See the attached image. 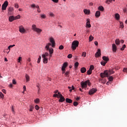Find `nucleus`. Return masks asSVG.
I'll use <instances>...</instances> for the list:
<instances>
[{"instance_id":"obj_1","label":"nucleus","mask_w":127,"mask_h":127,"mask_svg":"<svg viewBox=\"0 0 127 127\" xmlns=\"http://www.w3.org/2000/svg\"><path fill=\"white\" fill-rule=\"evenodd\" d=\"M115 71L113 70V69H110L109 70H105L104 72H102L100 73V77L101 78H105V77H109L110 75H112V74H114Z\"/></svg>"},{"instance_id":"obj_2","label":"nucleus","mask_w":127,"mask_h":127,"mask_svg":"<svg viewBox=\"0 0 127 127\" xmlns=\"http://www.w3.org/2000/svg\"><path fill=\"white\" fill-rule=\"evenodd\" d=\"M49 46H51V43H48V44H46L45 49L47 51H48L49 50L50 54H53L54 52V50L53 49V48H50Z\"/></svg>"},{"instance_id":"obj_3","label":"nucleus","mask_w":127,"mask_h":127,"mask_svg":"<svg viewBox=\"0 0 127 127\" xmlns=\"http://www.w3.org/2000/svg\"><path fill=\"white\" fill-rule=\"evenodd\" d=\"M78 46H79V41L75 40L72 42L71 48L72 50H76Z\"/></svg>"},{"instance_id":"obj_4","label":"nucleus","mask_w":127,"mask_h":127,"mask_svg":"<svg viewBox=\"0 0 127 127\" xmlns=\"http://www.w3.org/2000/svg\"><path fill=\"white\" fill-rule=\"evenodd\" d=\"M32 29L35 32H37V33L40 34L41 32H42V30L41 29H39V28L36 27V25L33 24L32 26Z\"/></svg>"},{"instance_id":"obj_5","label":"nucleus","mask_w":127,"mask_h":127,"mask_svg":"<svg viewBox=\"0 0 127 127\" xmlns=\"http://www.w3.org/2000/svg\"><path fill=\"white\" fill-rule=\"evenodd\" d=\"M49 41L52 45V47H53V48H54L55 47V45H56L55 40L54 39V38L51 37L49 38Z\"/></svg>"},{"instance_id":"obj_6","label":"nucleus","mask_w":127,"mask_h":127,"mask_svg":"<svg viewBox=\"0 0 127 127\" xmlns=\"http://www.w3.org/2000/svg\"><path fill=\"white\" fill-rule=\"evenodd\" d=\"M8 6V1L7 0L5 1L2 5L1 9L2 10H5L6 7Z\"/></svg>"},{"instance_id":"obj_7","label":"nucleus","mask_w":127,"mask_h":127,"mask_svg":"<svg viewBox=\"0 0 127 127\" xmlns=\"http://www.w3.org/2000/svg\"><path fill=\"white\" fill-rule=\"evenodd\" d=\"M88 81H85L84 82L83 81L80 82V85L82 89H84V88H87V87H88Z\"/></svg>"},{"instance_id":"obj_8","label":"nucleus","mask_w":127,"mask_h":127,"mask_svg":"<svg viewBox=\"0 0 127 127\" xmlns=\"http://www.w3.org/2000/svg\"><path fill=\"white\" fill-rule=\"evenodd\" d=\"M19 31L21 33H25L26 32V30L23 27V26L21 25L19 27Z\"/></svg>"},{"instance_id":"obj_9","label":"nucleus","mask_w":127,"mask_h":127,"mask_svg":"<svg viewBox=\"0 0 127 127\" xmlns=\"http://www.w3.org/2000/svg\"><path fill=\"white\" fill-rule=\"evenodd\" d=\"M97 92V89L96 88H92L89 90V92H88L89 95H93L95 94Z\"/></svg>"},{"instance_id":"obj_10","label":"nucleus","mask_w":127,"mask_h":127,"mask_svg":"<svg viewBox=\"0 0 127 127\" xmlns=\"http://www.w3.org/2000/svg\"><path fill=\"white\" fill-rule=\"evenodd\" d=\"M59 98H60V99L59 100L60 103H63V102L65 101V98H64L62 95H60V96Z\"/></svg>"},{"instance_id":"obj_11","label":"nucleus","mask_w":127,"mask_h":127,"mask_svg":"<svg viewBox=\"0 0 127 127\" xmlns=\"http://www.w3.org/2000/svg\"><path fill=\"white\" fill-rule=\"evenodd\" d=\"M101 50L100 49H98L97 50V52L95 54V57H96V58L100 57V56H101Z\"/></svg>"},{"instance_id":"obj_12","label":"nucleus","mask_w":127,"mask_h":127,"mask_svg":"<svg viewBox=\"0 0 127 127\" xmlns=\"http://www.w3.org/2000/svg\"><path fill=\"white\" fill-rule=\"evenodd\" d=\"M86 27H88V28H90L91 27V24H90V20L89 18L87 19L86 20Z\"/></svg>"},{"instance_id":"obj_13","label":"nucleus","mask_w":127,"mask_h":127,"mask_svg":"<svg viewBox=\"0 0 127 127\" xmlns=\"http://www.w3.org/2000/svg\"><path fill=\"white\" fill-rule=\"evenodd\" d=\"M68 66V64H67V63H64L63 64V66L62 67V71H65V68L66 67Z\"/></svg>"},{"instance_id":"obj_14","label":"nucleus","mask_w":127,"mask_h":127,"mask_svg":"<svg viewBox=\"0 0 127 127\" xmlns=\"http://www.w3.org/2000/svg\"><path fill=\"white\" fill-rule=\"evenodd\" d=\"M103 60L108 63V62L109 61L110 59H109V57H106V56H103L102 57Z\"/></svg>"},{"instance_id":"obj_15","label":"nucleus","mask_w":127,"mask_h":127,"mask_svg":"<svg viewBox=\"0 0 127 127\" xmlns=\"http://www.w3.org/2000/svg\"><path fill=\"white\" fill-rule=\"evenodd\" d=\"M100 16H101V12H100V11H97L95 12V17L97 18H99V17H100Z\"/></svg>"},{"instance_id":"obj_16","label":"nucleus","mask_w":127,"mask_h":127,"mask_svg":"<svg viewBox=\"0 0 127 127\" xmlns=\"http://www.w3.org/2000/svg\"><path fill=\"white\" fill-rule=\"evenodd\" d=\"M112 49H113V52H116V51H117V46H116V44H113L112 45Z\"/></svg>"},{"instance_id":"obj_17","label":"nucleus","mask_w":127,"mask_h":127,"mask_svg":"<svg viewBox=\"0 0 127 127\" xmlns=\"http://www.w3.org/2000/svg\"><path fill=\"white\" fill-rule=\"evenodd\" d=\"M83 12L85 13V14H90L91 11H90V10H88L87 9H84L83 10Z\"/></svg>"},{"instance_id":"obj_18","label":"nucleus","mask_w":127,"mask_h":127,"mask_svg":"<svg viewBox=\"0 0 127 127\" xmlns=\"http://www.w3.org/2000/svg\"><path fill=\"white\" fill-rule=\"evenodd\" d=\"M14 20V16H10L9 17V21L10 22H12V21H13Z\"/></svg>"},{"instance_id":"obj_19","label":"nucleus","mask_w":127,"mask_h":127,"mask_svg":"<svg viewBox=\"0 0 127 127\" xmlns=\"http://www.w3.org/2000/svg\"><path fill=\"white\" fill-rule=\"evenodd\" d=\"M25 78L27 82H29L30 81V77L29 76L28 74H26Z\"/></svg>"},{"instance_id":"obj_20","label":"nucleus","mask_w":127,"mask_h":127,"mask_svg":"<svg viewBox=\"0 0 127 127\" xmlns=\"http://www.w3.org/2000/svg\"><path fill=\"white\" fill-rule=\"evenodd\" d=\"M43 58V63L46 64L48 63V58Z\"/></svg>"},{"instance_id":"obj_21","label":"nucleus","mask_w":127,"mask_h":127,"mask_svg":"<svg viewBox=\"0 0 127 127\" xmlns=\"http://www.w3.org/2000/svg\"><path fill=\"white\" fill-rule=\"evenodd\" d=\"M86 71H87L86 67H83L80 69V71L81 73H85Z\"/></svg>"},{"instance_id":"obj_22","label":"nucleus","mask_w":127,"mask_h":127,"mask_svg":"<svg viewBox=\"0 0 127 127\" xmlns=\"http://www.w3.org/2000/svg\"><path fill=\"white\" fill-rule=\"evenodd\" d=\"M49 56V54L47 52H46L45 54H43L42 55V58H46L47 56Z\"/></svg>"},{"instance_id":"obj_23","label":"nucleus","mask_w":127,"mask_h":127,"mask_svg":"<svg viewBox=\"0 0 127 127\" xmlns=\"http://www.w3.org/2000/svg\"><path fill=\"white\" fill-rule=\"evenodd\" d=\"M65 101L66 103H68V104H71L72 103V100L69 98H66Z\"/></svg>"},{"instance_id":"obj_24","label":"nucleus","mask_w":127,"mask_h":127,"mask_svg":"<svg viewBox=\"0 0 127 127\" xmlns=\"http://www.w3.org/2000/svg\"><path fill=\"white\" fill-rule=\"evenodd\" d=\"M115 43L117 45H120L121 42L120 41V39H117L115 41Z\"/></svg>"},{"instance_id":"obj_25","label":"nucleus","mask_w":127,"mask_h":127,"mask_svg":"<svg viewBox=\"0 0 127 127\" xmlns=\"http://www.w3.org/2000/svg\"><path fill=\"white\" fill-rule=\"evenodd\" d=\"M115 18L117 19V20H119L120 19V14H119V13L115 14Z\"/></svg>"},{"instance_id":"obj_26","label":"nucleus","mask_w":127,"mask_h":127,"mask_svg":"<svg viewBox=\"0 0 127 127\" xmlns=\"http://www.w3.org/2000/svg\"><path fill=\"white\" fill-rule=\"evenodd\" d=\"M98 10L101 11H104V7L103 6H99L98 7Z\"/></svg>"},{"instance_id":"obj_27","label":"nucleus","mask_w":127,"mask_h":127,"mask_svg":"<svg viewBox=\"0 0 127 127\" xmlns=\"http://www.w3.org/2000/svg\"><path fill=\"white\" fill-rule=\"evenodd\" d=\"M41 18L45 19L46 18V15L45 14H40Z\"/></svg>"},{"instance_id":"obj_28","label":"nucleus","mask_w":127,"mask_h":127,"mask_svg":"<svg viewBox=\"0 0 127 127\" xmlns=\"http://www.w3.org/2000/svg\"><path fill=\"white\" fill-rule=\"evenodd\" d=\"M20 17V15H18L17 16L14 17V20H16V19H19Z\"/></svg>"},{"instance_id":"obj_29","label":"nucleus","mask_w":127,"mask_h":127,"mask_svg":"<svg viewBox=\"0 0 127 127\" xmlns=\"http://www.w3.org/2000/svg\"><path fill=\"white\" fill-rule=\"evenodd\" d=\"M101 83H102L103 84H106V82H107V80L104 78L101 79Z\"/></svg>"},{"instance_id":"obj_30","label":"nucleus","mask_w":127,"mask_h":127,"mask_svg":"<svg viewBox=\"0 0 127 127\" xmlns=\"http://www.w3.org/2000/svg\"><path fill=\"white\" fill-rule=\"evenodd\" d=\"M13 10V7H9V8H8V11L9 12H10L12 11Z\"/></svg>"},{"instance_id":"obj_31","label":"nucleus","mask_w":127,"mask_h":127,"mask_svg":"<svg viewBox=\"0 0 127 127\" xmlns=\"http://www.w3.org/2000/svg\"><path fill=\"white\" fill-rule=\"evenodd\" d=\"M33 109H34V107H33V106L31 105V106H30V109H29L30 112H33Z\"/></svg>"},{"instance_id":"obj_32","label":"nucleus","mask_w":127,"mask_h":127,"mask_svg":"<svg viewBox=\"0 0 127 127\" xmlns=\"http://www.w3.org/2000/svg\"><path fill=\"white\" fill-rule=\"evenodd\" d=\"M94 39V37L92 36V35L90 36L89 37V41L91 42Z\"/></svg>"},{"instance_id":"obj_33","label":"nucleus","mask_w":127,"mask_h":127,"mask_svg":"<svg viewBox=\"0 0 127 127\" xmlns=\"http://www.w3.org/2000/svg\"><path fill=\"white\" fill-rule=\"evenodd\" d=\"M34 102L36 104H38V103H39V102H40V100H39V99L37 98L36 99H35L34 100Z\"/></svg>"},{"instance_id":"obj_34","label":"nucleus","mask_w":127,"mask_h":127,"mask_svg":"<svg viewBox=\"0 0 127 127\" xmlns=\"http://www.w3.org/2000/svg\"><path fill=\"white\" fill-rule=\"evenodd\" d=\"M101 64L102 65V66H105L106 64H107V63L106 62L102 61L101 62Z\"/></svg>"},{"instance_id":"obj_35","label":"nucleus","mask_w":127,"mask_h":127,"mask_svg":"<svg viewBox=\"0 0 127 127\" xmlns=\"http://www.w3.org/2000/svg\"><path fill=\"white\" fill-rule=\"evenodd\" d=\"M86 55H87V53H86L85 52H82V57H86Z\"/></svg>"},{"instance_id":"obj_36","label":"nucleus","mask_w":127,"mask_h":127,"mask_svg":"<svg viewBox=\"0 0 127 127\" xmlns=\"http://www.w3.org/2000/svg\"><path fill=\"white\" fill-rule=\"evenodd\" d=\"M78 66H79V63H78V62H76L75 64H74V66L75 68H77Z\"/></svg>"},{"instance_id":"obj_37","label":"nucleus","mask_w":127,"mask_h":127,"mask_svg":"<svg viewBox=\"0 0 127 127\" xmlns=\"http://www.w3.org/2000/svg\"><path fill=\"white\" fill-rule=\"evenodd\" d=\"M94 68H95V67H94V65H90V66L89 70H90L91 71H93V70H94Z\"/></svg>"},{"instance_id":"obj_38","label":"nucleus","mask_w":127,"mask_h":127,"mask_svg":"<svg viewBox=\"0 0 127 127\" xmlns=\"http://www.w3.org/2000/svg\"><path fill=\"white\" fill-rule=\"evenodd\" d=\"M59 49H60V50H63V49H64V46H63V45L60 46Z\"/></svg>"},{"instance_id":"obj_39","label":"nucleus","mask_w":127,"mask_h":127,"mask_svg":"<svg viewBox=\"0 0 127 127\" xmlns=\"http://www.w3.org/2000/svg\"><path fill=\"white\" fill-rule=\"evenodd\" d=\"M108 79L110 82H112L114 80V77L113 76H110Z\"/></svg>"},{"instance_id":"obj_40","label":"nucleus","mask_w":127,"mask_h":127,"mask_svg":"<svg viewBox=\"0 0 127 127\" xmlns=\"http://www.w3.org/2000/svg\"><path fill=\"white\" fill-rule=\"evenodd\" d=\"M87 73L88 75H91L92 74V70H91V69H89Z\"/></svg>"},{"instance_id":"obj_41","label":"nucleus","mask_w":127,"mask_h":127,"mask_svg":"<svg viewBox=\"0 0 127 127\" xmlns=\"http://www.w3.org/2000/svg\"><path fill=\"white\" fill-rule=\"evenodd\" d=\"M126 45H123V47L121 48V50L122 51H123V50H125V48H126Z\"/></svg>"},{"instance_id":"obj_42","label":"nucleus","mask_w":127,"mask_h":127,"mask_svg":"<svg viewBox=\"0 0 127 127\" xmlns=\"http://www.w3.org/2000/svg\"><path fill=\"white\" fill-rule=\"evenodd\" d=\"M50 16H51L52 17H54V16H55V15L53 12H50Z\"/></svg>"},{"instance_id":"obj_43","label":"nucleus","mask_w":127,"mask_h":127,"mask_svg":"<svg viewBox=\"0 0 127 127\" xmlns=\"http://www.w3.org/2000/svg\"><path fill=\"white\" fill-rule=\"evenodd\" d=\"M120 26L122 27V28H124L125 27V26H124V23L121 22H120Z\"/></svg>"},{"instance_id":"obj_44","label":"nucleus","mask_w":127,"mask_h":127,"mask_svg":"<svg viewBox=\"0 0 127 127\" xmlns=\"http://www.w3.org/2000/svg\"><path fill=\"white\" fill-rule=\"evenodd\" d=\"M41 60V56H39V57L38 59L37 63H38V64L40 63Z\"/></svg>"},{"instance_id":"obj_45","label":"nucleus","mask_w":127,"mask_h":127,"mask_svg":"<svg viewBox=\"0 0 127 127\" xmlns=\"http://www.w3.org/2000/svg\"><path fill=\"white\" fill-rule=\"evenodd\" d=\"M0 97L1 99H3V94H2V92H0Z\"/></svg>"},{"instance_id":"obj_46","label":"nucleus","mask_w":127,"mask_h":127,"mask_svg":"<svg viewBox=\"0 0 127 127\" xmlns=\"http://www.w3.org/2000/svg\"><path fill=\"white\" fill-rule=\"evenodd\" d=\"M35 110L38 111L39 110V106L38 105H36L35 107Z\"/></svg>"},{"instance_id":"obj_47","label":"nucleus","mask_w":127,"mask_h":127,"mask_svg":"<svg viewBox=\"0 0 127 127\" xmlns=\"http://www.w3.org/2000/svg\"><path fill=\"white\" fill-rule=\"evenodd\" d=\"M78 105V102H74L73 103V106H74V107H77V105Z\"/></svg>"},{"instance_id":"obj_48","label":"nucleus","mask_w":127,"mask_h":127,"mask_svg":"<svg viewBox=\"0 0 127 127\" xmlns=\"http://www.w3.org/2000/svg\"><path fill=\"white\" fill-rule=\"evenodd\" d=\"M53 97L54 98H56V97H57V98H59V97H58V94L55 93V94L53 95Z\"/></svg>"},{"instance_id":"obj_49","label":"nucleus","mask_w":127,"mask_h":127,"mask_svg":"<svg viewBox=\"0 0 127 127\" xmlns=\"http://www.w3.org/2000/svg\"><path fill=\"white\" fill-rule=\"evenodd\" d=\"M14 7H15V8H18V7H19L18 4L15 3L14 4Z\"/></svg>"},{"instance_id":"obj_50","label":"nucleus","mask_w":127,"mask_h":127,"mask_svg":"<svg viewBox=\"0 0 127 127\" xmlns=\"http://www.w3.org/2000/svg\"><path fill=\"white\" fill-rule=\"evenodd\" d=\"M72 54H69L68 56H67V58H69V59H71L72 58Z\"/></svg>"},{"instance_id":"obj_51","label":"nucleus","mask_w":127,"mask_h":127,"mask_svg":"<svg viewBox=\"0 0 127 127\" xmlns=\"http://www.w3.org/2000/svg\"><path fill=\"white\" fill-rule=\"evenodd\" d=\"M74 86L72 85V86H71V89H69V92H72V90H74Z\"/></svg>"},{"instance_id":"obj_52","label":"nucleus","mask_w":127,"mask_h":127,"mask_svg":"<svg viewBox=\"0 0 127 127\" xmlns=\"http://www.w3.org/2000/svg\"><path fill=\"white\" fill-rule=\"evenodd\" d=\"M53 2H55L56 3H57L58 1H59V0H52Z\"/></svg>"},{"instance_id":"obj_53","label":"nucleus","mask_w":127,"mask_h":127,"mask_svg":"<svg viewBox=\"0 0 127 127\" xmlns=\"http://www.w3.org/2000/svg\"><path fill=\"white\" fill-rule=\"evenodd\" d=\"M12 84H13L14 85H15V84H16V81L15 79L12 80Z\"/></svg>"},{"instance_id":"obj_54","label":"nucleus","mask_w":127,"mask_h":127,"mask_svg":"<svg viewBox=\"0 0 127 127\" xmlns=\"http://www.w3.org/2000/svg\"><path fill=\"white\" fill-rule=\"evenodd\" d=\"M86 81H88V82H87V85H88V86H91V82H90V80H86Z\"/></svg>"},{"instance_id":"obj_55","label":"nucleus","mask_w":127,"mask_h":127,"mask_svg":"<svg viewBox=\"0 0 127 127\" xmlns=\"http://www.w3.org/2000/svg\"><path fill=\"white\" fill-rule=\"evenodd\" d=\"M2 92L4 93V94H6V91L5 90V89H2Z\"/></svg>"},{"instance_id":"obj_56","label":"nucleus","mask_w":127,"mask_h":127,"mask_svg":"<svg viewBox=\"0 0 127 127\" xmlns=\"http://www.w3.org/2000/svg\"><path fill=\"white\" fill-rule=\"evenodd\" d=\"M18 62H19V63H20V61H21V57H19L18 58Z\"/></svg>"},{"instance_id":"obj_57","label":"nucleus","mask_w":127,"mask_h":127,"mask_svg":"<svg viewBox=\"0 0 127 127\" xmlns=\"http://www.w3.org/2000/svg\"><path fill=\"white\" fill-rule=\"evenodd\" d=\"M23 90L24 92H25V91H26V87L25 86V85L23 86Z\"/></svg>"},{"instance_id":"obj_58","label":"nucleus","mask_w":127,"mask_h":127,"mask_svg":"<svg viewBox=\"0 0 127 127\" xmlns=\"http://www.w3.org/2000/svg\"><path fill=\"white\" fill-rule=\"evenodd\" d=\"M11 111L13 112V114H14V110L13 109V106H12Z\"/></svg>"},{"instance_id":"obj_59","label":"nucleus","mask_w":127,"mask_h":127,"mask_svg":"<svg viewBox=\"0 0 127 127\" xmlns=\"http://www.w3.org/2000/svg\"><path fill=\"white\" fill-rule=\"evenodd\" d=\"M14 46H15V45H10L9 46V47H10V48H12V47H14Z\"/></svg>"},{"instance_id":"obj_60","label":"nucleus","mask_w":127,"mask_h":127,"mask_svg":"<svg viewBox=\"0 0 127 127\" xmlns=\"http://www.w3.org/2000/svg\"><path fill=\"white\" fill-rule=\"evenodd\" d=\"M31 7L34 8V7H35L36 5L34 4H33L31 5Z\"/></svg>"},{"instance_id":"obj_61","label":"nucleus","mask_w":127,"mask_h":127,"mask_svg":"<svg viewBox=\"0 0 127 127\" xmlns=\"http://www.w3.org/2000/svg\"><path fill=\"white\" fill-rule=\"evenodd\" d=\"M94 44H95V45H96V46H98V42L95 41V42H94Z\"/></svg>"},{"instance_id":"obj_62","label":"nucleus","mask_w":127,"mask_h":127,"mask_svg":"<svg viewBox=\"0 0 127 127\" xmlns=\"http://www.w3.org/2000/svg\"><path fill=\"white\" fill-rule=\"evenodd\" d=\"M127 8H125L123 9V11H124V12H127Z\"/></svg>"},{"instance_id":"obj_63","label":"nucleus","mask_w":127,"mask_h":127,"mask_svg":"<svg viewBox=\"0 0 127 127\" xmlns=\"http://www.w3.org/2000/svg\"><path fill=\"white\" fill-rule=\"evenodd\" d=\"M58 97H59V98L60 97V95H62V94H61V93H60V92H58Z\"/></svg>"},{"instance_id":"obj_64","label":"nucleus","mask_w":127,"mask_h":127,"mask_svg":"<svg viewBox=\"0 0 127 127\" xmlns=\"http://www.w3.org/2000/svg\"><path fill=\"white\" fill-rule=\"evenodd\" d=\"M123 71H124V72H126L127 73V68H124L123 69Z\"/></svg>"}]
</instances>
